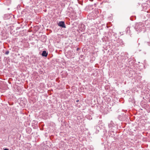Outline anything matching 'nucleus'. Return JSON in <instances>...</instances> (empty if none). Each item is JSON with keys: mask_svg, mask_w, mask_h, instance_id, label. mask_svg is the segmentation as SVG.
Segmentation results:
<instances>
[{"mask_svg": "<svg viewBox=\"0 0 150 150\" xmlns=\"http://www.w3.org/2000/svg\"><path fill=\"white\" fill-rule=\"evenodd\" d=\"M58 25L63 28H65L66 26L64 21H60L58 23Z\"/></svg>", "mask_w": 150, "mask_h": 150, "instance_id": "1", "label": "nucleus"}, {"mask_svg": "<svg viewBox=\"0 0 150 150\" xmlns=\"http://www.w3.org/2000/svg\"><path fill=\"white\" fill-rule=\"evenodd\" d=\"M42 56L47 57L48 55V53L45 50L43 51L41 54Z\"/></svg>", "mask_w": 150, "mask_h": 150, "instance_id": "2", "label": "nucleus"}, {"mask_svg": "<svg viewBox=\"0 0 150 150\" xmlns=\"http://www.w3.org/2000/svg\"><path fill=\"white\" fill-rule=\"evenodd\" d=\"M10 18V16L8 14H6L4 16V18L5 19H8Z\"/></svg>", "mask_w": 150, "mask_h": 150, "instance_id": "3", "label": "nucleus"}, {"mask_svg": "<svg viewBox=\"0 0 150 150\" xmlns=\"http://www.w3.org/2000/svg\"><path fill=\"white\" fill-rule=\"evenodd\" d=\"M103 123L102 122V120H99V127H100V126H101L102 127H103Z\"/></svg>", "mask_w": 150, "mask_h": 150, "instance_id": "4", "label": "nucleus"}, {"mask_svg": "<svg viewBox=\"0 0 150 150\" xmlns=\"http://www.w3.org/2000/svg\"><path fill=\"white\" fill-rule=\"evenodd\" d=\"M9 53V51H7L5 53V54H8Z\"/></svg>", "mask_w": 150, "mask_h": 150, "instance_id": "5", "label": "nucleus"}, {"mask_svg": "<svg viewBox=\"0 0 150 150\" xmlns=\"http://www.w3.org/2000/svg\"><path fill=\"white\" fill-rule=\"evenodd\" d=\"M4 150H9V149H5Z\"/></svg>", "mask_w": 150, "mask_h": 150, "instance_id": "6", "label": "nucleus"}, {"mask_svg": "<svg viewBox=\"0 0 150 150\" xmlns=\"http://www.w3.org/2000/svg\"><path fill=\"white\" fill-rule=\"evenodd\" d=\"M79 101V100H76V102H78Z\"/></svg>", "mask_w": 150, "mask_h": 150, "instance_id": "7", "label": "nucleus"}, {"mask_svg": "<svg viewBox=\"0 0 150 150\" xmlns=\"http://www.w3.org/2000/svg\"><path fill=\"white\" fill-rule=\"evenodd\" d=\"M93 149H92L91 148V149L90 150H92Z\"/></svg>", "mask_w": 150, "mask_h": 150, "instance_id": "8", "label": "nucleus"}, {"mask_svg": "<svg viewBox=\"0 0 150 150\" xmlns=\"http://www.w3.org/2000/svg\"><path fill=\"white\" fill-rule=\"evenodd\" d=\"M79 50V48H77V50Z\"/></svg>", "mask_w": 150, "mask_h": 150, "instance_id": "9", "label": "nucleus"}]
</instances>
